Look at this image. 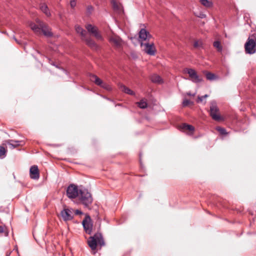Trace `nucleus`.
I'll return each instance as SVG.
<instances>
[{"mask_svg": "<svg viewBox=\"0 0 256 256\" xmlns=\"http://www.w3.org/2000/svg\"><path fill=\"white\" fill-rule=\"evenodd\" d=\"M36 24L32 22L30 24L31 29L36 34H39L42 32L47 37H50L52 36L49 26L40 21V20H36Z\"/></svg>", "mask_w": 256, "mask_h": 256, "instance_id": "1", "label": "nucleus"}, {"mask_svg": "<svg viewBox=\"0 0 256 256\" xmlns=\"http://www.w3.org/2000/svg\"><path fill=\"white\" fill-rule=\"evenodd\" d=\"M80 200L85 207H89L92 202L91 194L86 189H80L79 190Z\"/></svg>", "mask_w": 256, "mask_h": 256, "instance_id": "2", "label": "nucleus"}, {"mask_svg": "<svg viewBox=\"0 0 256 256\" xmlns=\"http://www.w3.org/2000/svg\"><path fill=\"white\" fill-rule=\"evenodd\" d=\"M210 114L212 118L214 120L220 121L223 120L220 114L219 108L214 100L210 102Z\"/></svg>", "mask_w": 256, "mask_h": 256, "instance_id": "3", "label": "nucleus"}, {"mask_svg": "<svg viewBox=\"0 0 256 256\" xmlns=\"http://www.w3.org/2000/svg\"><path fill=\"white\" fill-rule=\"evenodd\" d=\"M82 224L86 232L88 234H91L92 230L93 224L90 216H86L82 222Z\"/></svg>", "mask_w": 256, "mask_h": 256, "instance_id": "4", "label": "nucleus"}, {"mask_svg": "<svg viewBox=\"0 0 256 256\" xmlns=\"http://www.w3.org/2000/svg\"><path fill=\"white\" fill-rule=\"evenodd\" d=\"M256 41L249 38L244 45L245 50L246 54H253L256 52Z\"/></svg>", "mask_w": 256, "mask_h": 256, "instance_id": "5", "label": "nucleus"}, {"mask_svg": "<svg viewBox=\"0 0 256 256\" xmlns=\"http://www.w3.org/2000/svg\"><path fill=\"white\" fill-rule=\"evenodd\" d=\"M184 71L188 74L190 80L193 82L199 83L202 81V78L198 75L194 70L186 68Z\"/></svg>", "mask_w": 256, "mask_h": 256, "instance_id": "6", "label": "nucleus"}, {"mask_svg": "<svg viewBox=\"0 0 256 256\" xmlns=\"http://www.w3.org/2000/svg\"><path fill=\"white\" fill-rule=\"evenodd\" d=\"M79 190L77 186L74 184H70L66 190V195L70 198H74L78 196Z\"/></svg>", "mask_w": 256, "mask_h": 256, "instance_id": "7", "label": "nucleus"}, {"mask_svg": "<svg viewBox=\"0 0 256 256\" xmlns=\"http://www.w3.org/2000/svg\"><path fill=\"white\" fill-rule=\"evenodd\" d=\"M87 30L91 34H92L97 40H102L103 38L101 34L98 32L96 27L92 26L91 24H88L86 26Z\"/></svg>", "mask_w": 256, "mask_h": 256, "instance_id": "8", "label": "nucleus"}, {"mask_svg": "<svg viewBox=\"0 0 256 256\" xmlns=\"http://www.w3.org/2000/svg\"><path fill=\"white\" fill-rule=\"evenodd\" d=\"M141 46H144V50L147 54L154 56L156 54V48L154 47V44L153 43L149 44V43H143L141 42L140 44Z\"/></svg>", "mask_w": 256, "mask_h": 256, "instance_id": "9", "label": "nucleus"}, {"mask_svg": "<svg viewBox=\"0 0 256 256\" xmlns=\"http://www.w3.org/2000/svg\"><path fill=\"white\" fill-rule=\"evenodd\" d=\"M60 216L64 221L72 220L73 218L72 212L68 208H64L60 212Z\"/></svg>", "mask_w": 256, "mask_h": 256, "instance_id": "10", "label": "nucleus"}, {"mask_svg": "<svg viewBox=\"0 0 256 256\" xmlns=\"http://www.w3.org/2000/svg\"><path fill=\"white\" fill-rule=\"evenodd\" d=\"M138 37L142 40H149L152 37V35L145 28H141L138 32Z\"/></svg>", "mask_w": 256, "mask_h": 256, "instance_id": "11", "label": "nucleus"}, {"mask_svg": "<svg viewBox=\"0 0 256 256\" xmlns=\"http://www.w3.org/2000/svg\"><path fill=\"white\" fill-rule=\"evenodd\" d=\"M30 178L34 180H38L40 177L38 167L36 166H31L30 170Z\"/></svg>", "mask_w": 256, "mask_h": 256, "instance_id": "12", "label": "nucleus"}, {"mask_svg": "<svg viewBox=\"0 0 256 256\" xmlns=\"http://www.w3.org/2000/svg\"><path fill=\"white\" fill-rule=\"evenodd\" d=\"M83 40H84L86 44L90 46V48L96 50L98 48V45L95 42L90 38H88L86 36L82 38V39Z\"/></svg>", "mask_w": 256, "mask_h": 256, "instance_id": "13", "label": "nucleus"}, {"mask_svg": "<svg viewBox=\"0 0 256 256\" xmlns=\"http://www.w3.org/2000/svg\"><path fill=\"white\" fill-rule=\"evenodd\" d=\"M89 246L92 250H95L97 246L96 237V234L92 236L90 238V240L88 241Z\"/></svg>", "mask_w": 256, "mask_h": 256, "instance_id": "14", "label": "nucleus"}, {"mask_svg": "<svg viewBox=\"0 0 256 256\" xmlns=\"http://www.w3.org/2000/svg\"><path fill=\"white\" fill-rule=\"evenodd\" d=\"M6 142L9 146H11L12 148H14L20 146H22L24 143L23 141L12 140H8L6 141Z\"/></svg>", "mask_w": 256, "mask_h": 256, "instance_id": "15", "label": "nucleus"}, {"mask_svg": "<svg viewBox=\"0 0 256 256\" xmlns=\"http://www.w3.org/2000/svg\"><path fill=\"white\" fill-rule=\"evenodd\" d=\"M112 4L114 11L120 14L123 12V9L120 4L117 3L114 0H112Z\"/></svg>", "mask_w": 256, "mask_h": 256, "instance_id": "16", "label": "nucleus"}, {"mask_svg": "<svg viewBox=\"0 0 256 256\" xmlns=\"http://www.w3.org/2000/svg\"><path fill=\"white\" fill-rule=\"evenodd\" d=\"M75 30L78 34H79L82 36V39L86 36V32L80 26H76Z\"/></svg>", "mask_w": 256, "mask_h": 256, "instance_id": "17", "label": "nucleus"}, {"mask_svg": "<svg viewBox=\"0 0 256 256\" xmlns=\"http://www.w3.org/2000/svg\"><path fill=\"white\" fill-rule=\"evenodd\" d=\"M96 237L97 244L100 245V246H104L105 243L102 234L100 233L97 232L96 234Z\"/></svg>", "mask_w": 256, "mask_h": 256, "instance_id": "18", "label": "nucleus"}, {"mask_svg": "<svg viewBox=\"0 0 256 256\" xmlns=\"http://www.w3.org/2000/svg\"><path fill=\"white\" fill-rule=\"evenodd\" d=\"M40 9L44 13L46 14V16H50V13L48 10L47 5L46 4H40Z\"/></svg>", "mask_w": 256, "mask_h": 256, "instance_id": "19", "label": "nucleus"}, {"mask_svg": "<svg viewBox=\"0 0 256 256\" xmlns=\"http://www.w3.org/2000/svg\"><path fill=\"white\" fill-rule=\"evenodd\" d=\"M120 90L128 94L132 95V96H134L135 93L132 90L128 88V87L126 86H125L123 84L120 85Z\"/></svg>", "mask_w": 256, "mask_h": 256, "instance_id": "20", "label": "nucleus"}, {"mask_svg": "<svg viewBox=\"0 0 256 256\" xmlns=\"http://www.w3.org/2000/svg\"><path fill=\"white\" fill-rule=\"evenodd\" d=\"M150 79L153 82L160 84L162 82L161 77L156 74H152L151 76Z\"/></svg>", "mask_w": 256, "mask_h": 256, "instance_id": "21", "label": "nucleus"}, {"mask_svg": "<svg viewBox=\"0 0 256 256\" xmlns=\"http://www.w3.org/2000/svg\"><path fill=\"white\" fill-rule=\"evenodd\" d=\"M181 130L184 131L188 130L189 132H192L194 130V128L193 126L186 124H182L180 126Z\"/></svg>", "mask_w": 256, "mask_h": 256, "instance_id": "22", "label": "nucleus"}, {"mask_svg": "<svg viewBox=\"0 0 256 256\" xmlns=\"http://www.w3.org/2000/svg\"><path fill=\"white\" fill-rule=\"evenodd\" d=\"M92 80L98 86H101L102 84L103 81L98 78L96 75H92L91 77Z\"/></svg>", "mask_w": 256, "mask_h": 256, "instance_id": "23", "label": "nucleus"}, {"mask_svg": "<svg viewBox=\"0 0 256 256\" xmlns=\"http://www.w3.org/2000/svg\"><path fill=\"white\" fill-rule=\"evenodd\" d=\"M110 41L112 43L115 44L116 46H118L120 44L121 40L119 38L111 37L110 38Z\"/></svg>", "mask_w": 256, "mask_h": 256, "instance_id": "24", "label": "nucleus"}, {"mask_svg": "<svg viewBox=\"0 0 256 256\" xmlns=\"http://www.w3.org/2000/svg\"><path fill=\"white\" fill-rule=\"evenodd\" d=\"M194 48L198 49L204 48V44L202 41L200 40L195 41L194 43Z\"/></svg>", "mask_w": 256, "mask_h": 256, "instance_id": "25", "label": "nucleus"}, {"mask_svg": "<svg viewBox=\"0 0 256 256\" xmlns=\"http://www.w3.org/2000/svg\"><path fill=\"white\" fill-rule=\"evenodd\" d=\"M138 106L140 108H146L148 106L146 101L144 99L142 100L140 102H137Z\"/></svg>", "mask_w": 256, "mask_h": 256, "instance_id": "26", "label": "nucleus"}, {"mask_svg": "<svg viewBox=\"0 0 256 256\" xmlns=\"http://www.w3.org/2000/svg\"><path fill=\"white\" fill-rule=\"evenodd\" d=\"M6 150L2 146H0V158L2 159L6 157Z\"/></svg>", "mask_w": 256, "mask_h": 256, "instance_id": "27", "label": "nucleus"}, {"mask_svg": "<svg viewBox=\"0 0 256 256\" xmlns=\"http://www.w3.org/2000/svg\"><path fill=\"white\" fill-rule=\"evenodd\" d=\"M200 2L206 8H210L212 6V2L208 0H200Z\"/></svg>", "mask_w": 256, "mask_h": 256, "instance_id": "28", "label": "nucleus"}, {"mask_svg": "<svg viewBox=\"0 0 256 256\" xmlns=\"http://www.w3.org/2000/svg\"><path fill=\"white\" fill-rule=\"evenodd\" d=\"M206 78L208 80H212L216 78V76L214 74L208 72L206 74Z\"/></svg>", "mask_w": 256, "mask_h": 256, "instance_id": "29", "label": "nucleus"}, {"mask_svg": "<svg viewBox=\"0 0 256 256\" xmlns=\"http://www.w3.org/2000/svg\"><path fill=\"white\" fill-rule=\"evenodd\" d=\"M214 46L217 48L218 52H221L222 50V46H221L220 42L219 41H215L214 42Z\"/></svg>", "mask_w": 256, "mask_h": 256, "instance_id": "30", "label": "nucleus"}, {"mask_svg": "<svg viewBox=\"0 0 256 256\" xmlns=\"http://www.w3.org/2000/svg\"><path fill=\"white\" fill-rule=\"evenodd\" d=\"M216 130L220 133L222 135H226L227 134L226 130L225 128H222L220 126H218L216 128Z\"/></svg>", "mask_w": 256, "mask_h": 256, "instance_id": "31", "label": "nucleus"}, {"mask_svg": "<svg viewBox=\"0 0 256 256\" xmlns=\"http://www.w3.org/2000/svg\"><path fill=\"white\" fill-rule=\"evenodd\" d=\"M100 86L108 91H110L112 90V88L110 84L104 82H103L102 84Z\"/></svg>", "mask_w": 256, "mask_h": 256, "instance_id": "32", "label": "nucleus"}, {"mask_svg": "<svg viewBox=\"0 0 256 256\" xmlns=\"http://www.w3.org/2000/svg\"><path fill=\"white\" fill-rule=\"evenodd\" d=\"M208 96V94H205L203 96H198L197 102H202L204 98H206Z\"/></svg>", "mask_w": 256, "mask_h": 256, "instance_id": "33", "label": "nucleus"}, {"mask_svg": "<svg viewBox=\"0 0 256 256\" xmlns=\"http://www.w3.org/2000/svg\"><path fill=\"white\" fill-rule=\"evenodd\" d=\"M190 103H192L188 100H184L182 102V105L184 106H186Z\"/></svg>", "mask_w": 256, "mask_h": 256, "instance_id": "34", "label": "nucleus"}, {"mask_svg": "<svg viewBox=\"0 0 256 256\" xmlns=\"http://www.w3.org/2000/svg\"><path fill=\"white\" fill-rule=\"evenodd\" d=\"M93 10V8L91 6H89L87 8V13L90 14Z\"/></svg>", "mask_w": 256, "mask_h": 256, "instance_id": "35", "label": "nucleus"}, {"mask_svg": "<svg viewBox=\"0 0 256 256\" xmlns=\"http://www.w3.org/2000/svg\"><path fill=\"white\" fill-rule=\"evenodd\" d=\"M70 4L72 8H74L76 6V0H70Z\"/></svg>", "mask_w": 256, "mask_h": 256, "instance_id": "36", "label": "nucleus"}, {"mask_svg": "<svg viewBox=\"0 0 256 256\" xmlns=\"http://www.w3.org/2000/svg\"><path fill=\"white\" fill-rule=\"evenodd\" d=\"M75 214H76V215H79V214H82V212L81 210H75Z\"/></svg>", "mask_w": 256, "mask_h": 256, "instance_id": "37", "label": "nucleus"}, {"mask_svg": "<svg viewBox=\"0 0 256 256\" xmlns=\"http://www.w3.org/2000/svg\"><path fill=\"white\" fill-rule=\"evenodd\" d=\"M198 17L202 18H205L206 17V15L204 14H200V16H198Z\"/></svg>", "mask_w": 256, "mask_h": 256, "instance_id": "38", "label": "nucleus"}, {"mask_svg": "<svg viewBox=\"0 0 256 256\" xmlns=\"http://www.w3.org/2000/svg\"><path fill=\"white\" fill-rule=\"evenodd\" d=\"M54 256H64L63 254H60V252H56Z\"/></svg>", "mask_w": 256, "mask_h": 256, "instance_id": "39", "label": "nucleus"}, {"mask_svg": "<svg viewBox=\"0 0 256 256\" xmlns=\"http://www.w3.org/2000/svg\"><path fill=\"white\" fill-rule=\"evenodd\" d=\"M186 94L189 96H195V94H192L190 92H187Z\"/></svg>", "mask_w": 256, "mask_h": 256, "instance_id": "40", "label": "nucleus"}, {"mask_svg": "<svg viewBox=\"0 0 256 256\" xmlns=\"http://www.w3.org/2000/svg\"><path fill=\"white\" fill-rule=\"evenodd\" d=\"M4 232V228L2 226H0V233H2Z\"/></svg>", "mask_w": 256, "mask_h": 256, "instance_id": "41", "label": "nucleus"}, {"mask_svg": "<svg viewBox=\"0 0 256 256\" xmlns=\"http://www.w3.org/2000/svg\"><path fill=\"white\" fill-rule=\"evenodd\" d=\"M14 39L16 42H18V44H20V42L15 37H14Z\"/></svg>", "mask_w": 256, "mask_h": 256, "instance_id": "42", "label": "nucleus"}, {"mask_svg": "<svg viewBox=\"0 0 256 256\" xmlns=\"http://www.w3.org/2000/svg\"><path fill=\"white\" fill-rule=\"evenodd\" d=\"M52 65L54 66H56V68H58V66H56L54 64L52 63Z\"/></svg>", "mask_w": 256, "mask_h": 256, "instance_id": "43", "label": "nucleus"}, {"mask_svg": "<svg viewBox=\"0 0 256 256\" xmlns=\"http://www.w3.org/2000/svg\"><path fill=\"white\" fill-rule=\"evenodd\" d=\"M10 252L9 254H7L6 256H9L10 255Z\"/></svg>", "mask_w": 256, "mask_h": 256, "instance_id": "44", "label": "nucleus"}]
</instances>
